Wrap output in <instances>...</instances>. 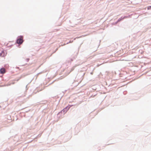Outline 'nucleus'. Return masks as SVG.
Instances as JSON below:
<instances>
[{
  "label": "nucleus",
  "instance_id": "1",
  "mask_svg": "<svg viewBox=\"0 0 151 151\" xmlns=\"http://www.w3.org/2000/svg\"><path fill=\"white\" fill-rule=\"evenodd\" d=\"M24 41L23 37L22 35H20L18 36L16 40V43L19 44H21Z\"/></svg>",
  "mask_w": 151,
  "mask_h": 151
},
{
  "label": "nucleus",
  "instance_id": "2",
  "mask_svg": "<svg viewBox=\"0 0 151 151\" xmlns=\"http://www.w3.org/2000/svg\"><path fill=\"white\" fill-rule=\"evenodd\" d=\"M73 106V105H68L62 110V111L63 112V114H65L69 110L70 108Z\"/></svg>",
  "mask_w": 151,
  "mask_h": 151
},
{
  "label": "nucleus",
  "instance_id": "3",
  "mask_svg": "<svg viewBox=\"0 0 151 151\" xmlns=\"http://www.w3.org/2000/svg\"><path fill=\"white\" fill-rule=\"evenodd\" d=\"M126 17H127L125 16L121 17L118 19L117 20V22H119L122 21L124 19L126 18Z\"/></svg>",
  "mask_w": 151,
  "mask_h": 151
},
{
  "label": "nucleus",
  "instance_id": "4",
  "mask_svg": "<svg viewBox=\"0 0 151 151\" xmlns=\"http://www.w3.org/2000/svg\"><path fill=\"white\" fill-rule=\"evenodd\" d=\"M0 73L1 74L5 73V69L4 68H2L0 69Z\"/></svg>",
  "mask_w": 151,
  "mask_h": 151
},
{
  "label": "nucleus",
  "instance_id": "5",
  "mask_svg": "<svg viewBox=\"0 0 151 151\" xmlns=\"http://www.w3.org/2000/svg\"><path fill=\"white\" fill-rule=\"evenodd\" d=\"M5 55V53L4 51H2L1 53H0V56L4 57Z\"/></svg>",
  "mask_w": 151,
  "mask_h": 151
},
{
  "label": "nucleus",
  "instance_id": "6",
  "mask_svg": "<svg viewBox=\"0 0 151 151\" xmlns=\"http://www.w3.org/2000/svg\"><path fill=\"white\" fill-rule=\"evenodd\" d=\"M75 66H73V67L71 68V69L70 70V71H68V74H69V73L71 72L73 70H74V68H75Z\"/></svg>",
  "mask_w": 151,
  "mask_h": 151
},
{
  "label": "nucleus",
  "instance_id": "7",
  "mask_svg": "<svg viewBox=\"0 0 151 151\" xmlns=\"http://www.w3.org/2000/svg\"><path fill=\"white\" fill-rule=\"evenodd\" d=\"M60 114H61V115H64V114H63V112L62 111V110L58 113V115H59Z\"/></svg>",
  "mask_w": 151,
  "mask_h": 151
},
{
  "label": "nucleus",
  "instance_id": "8",
  "mask_svg": "<svg viewBox=\"0 0 151 151\" xmlns=\"http://www.w3.org/2000/svg\"><path fill=\"white\" fill-rule=\"evenodd\" d=\"M74 59V58H70L69 59V60H68V61L69 62L70 61V62L72 61Z\"/></svg>",
  "mask_w": 151,
  "mask_h": 151
},
{
  "label": "nucleus",
  "instance_id": "9",
  "mask_svg": "<svg viewBox=\"0 0 151 151\" xmlns=\"http://www.w3.org/2000/svg\"><path fill=\"white\" fill-rule=\"evenodd\" d=\"M118 22H117V21L116 22H114L112 23V24L113 25H116V24H117Z\"/></svg>",
  "mask_w": 151,
  "mask_h": 151
},
{
  "label": "nucleus",
  "instance_id": "10",
  "mask_svg": "<svg viewBox=\"0 0 151 151\" xmlns=\"http://www.w3.org/2000/svg\"><path fill=\"white\" fill-rule=\"evenodd\" d=\"M25 76V75L24 74H22V75L19 78L18 80H19L21 78L24 77Z\"/></svg>",
  "mask_w": 151,
  "mask_h": 151
},
{
  "label": "nucleus",
  "instance_id": "11",
  "mask_svg": "<svg viewBox=\"0 0 151 151\" xmlns=\"http://www.w3.org/2000/svg\"><path fill=\"white\" fill-rule=\"evenodd\" d=\"M25 60L27 62H28L29 61V58H27L25 59Z\"/></svg>",
  "mask_w": 151,
  "mask_h": 151
},
{
  "label": "nucleus",
  "instance_id": "12",
  "mask_svg": "<svg viewBox=\"0 0 151 151\" xmlns=\"http://www.w3.org/2000/svg\"><path fill=\"white\" fill-rule=\"evenodd\" d=\"M147 9L148 10L151 9V6H148L147 7Z\"/></svg>",
  "mask_w": 151,
  "mask_h": 151
},
{
  "label": "nucleus",
  "instance_id": "13",
  "mask_svg": "<svg viewBox=\"0 0 151 151\" xmlns=\"http://www.w3.org/2000/svg\"><path fill=\"white\" fill-rule=\"evenodd\" d=\"M96 95V94H95L93 96V95H92V96H91L90 97H94Z\"/></svg>",
  "mask_w": 151,
  "mask_h": 151
},
{
  "label": "nucleus",
  "instance_id": "14",
  "mask_svg": "<svg viewBox=\"0 0 151 151\" xmlns=\"http://www.w3.org/2000/svg\"><path fill=\"white\" fill-rule=\"evenodd\" d=\"M72 41L71 42L70 40L69 41V42H67V44H68V43H71V42H72Z\"/></svg>",
  "mask_w": 151,
  "mask_h": 151
},
{
  "label": "nucleus",
  "instance_id": "15",
  "mask_svg": "<svg viewBox=\"0 0 151 151\" xmlns=\"http://www.w3.org/2000/svg\"><path fill=\"white\" fill-rule=\"evenodd\" d=\"M58 50V48H57L55 50V51L54 52H55L56 51H57V50Z\"/></svg>",
  "mask_w": 151,
  "mask_h": 151
},
{
  "label": "nucleus",
  "instance_id": "16",
  "mask_svg": "<svg viewBox=\"0 0 151 151\" xmlns=\"http://www.w3.org/2000/svg\"><path fill=\"white\" fill-rule=\"evenodd\" d=\"M85 73H83V75L82 76H84L85 75Z\"/></svg>",
  "mask_w": 151,
  "mask_h": 151
},
{
  "label": "nucleus",
  "instance_id": "17",
  "mask_svg": "<svg viewBox=\"0 0 151 151\" xmlns=\"http://www.w3.org/2000/svg\"><path fill=\"white\" fill-rule=\"evenodd\" d=\"M27 86H26V88H27Z\"/></svg>",
  "mask_w": 151,
  "mask_h": 151
},
{
  "label": "nucleus",
  "instance_id": "18",
  "mask_svg": "<svg viewBox=\"0 0 151 151\" xmlns=\"http://www.w3.org/2000/svg\"><path fill=\"white\" fill-rule=\"evenodd\" d=\"M8 117H10V116H8Z\"/></svg>",
  "mask_w": 151,
  "mask_h": 151
},
{
  "label": "nucleus",
  "instance_id": "19",
  "mask_svg": "<svg viewBox=\"0 0 151 151\" xmlns=\"http://www.w3.org/2000/svg\"><path fill=\"white\" fill-rule=\"evenodd\" d=\"M8 118L9 119V117Z\"/></svg>",
  "mask_w": 151,
  "mask_h": 151
}]
</instances>
